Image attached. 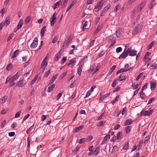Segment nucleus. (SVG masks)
Returning <instances> with one entry per match:
<instances>
[{"instance_id": "nucleus-47", "label": "nucleus", "mask_w": 157, "mask_h": 157, "mask_svg": "<svg viewBox=\"0 0 157 157\" xmlns=\"http://www.w3.org/2000/svg\"><path fill=\"white\" fill-rule=\"evenodd\" d=\"M58 36H55L54 38H53L52 43H55L56 42V41H57L58 39Z\"/></svg>"}, {"instance_id": "nucleus-22", "label": "nucleus", "mask_w": 157, "mask_h": 157, "mask_svg": "<svg viewBox=\"0 0 157 157\" xmlns=\"http://www.w3.org/2000/svg\"><path fill=\"white\" fill-rule=\"evenodd\" d=\"M61 1H59L55 3L53 6V8L54 10L56 8L58 7L60 5Z\"/></svg>"}, {"instance_id": "nucleus-23", "label": "nucleus", "mask_w": 157, "mask_h": 157, "mask_svg": "<svg viewBox=\"0 0 157 157\" xmlns=\"http://www.w3.org/2000/svg\"><path fill=\"white\" fill-rule=\"evenodd\" d=\"M23 20L22 19L20 20L17 26V28H18V29H19L21 28L23 24Z\"/></svg>"}, {"instance_id": "nucleus-6", "label": "nucleus", "mask_w": 157, "mask_h": 157, "mask_svg": "<svg viewBox=\"0 0 157 157\" xmlns=\"http://www.w3.org/2000/svg\"><path fill=\"white\" fill-rule=\"evenodd\" d=\"M127 52H128V54L130 56H134L136 55L137 51L131 49V48H129L127 50Z\"/></svg>"}, {"instance_id": "nucleus-30", "label": "nucleus", "mask_w": 157, "mask_h": 157, "mask_svg": "<svg viewBox=\"0 0 157 157\" xmlns=\"http://www.w3.org/2000/svg\"><path fill=\"white\" fill-rule=\"evenodd\" d=\"M38 75H36L34 78L30 82V85H32L34 84V82L36 81L38 78Z\"/></svg>"}, {"instance_id": "nucleus-57", "label": "nucleus", "mask_w": 157, "mask_h": 157, "mask_svg": "<svg viewBox=\"0 0 157 157\" xmlns=\"http://www.w3.org/2000/svg\"><path fill=\"white\" fill-rule=\"evenodd\" d=\"M122 50V48L121 47H118L117 48V49H116V52L117 53H118L121 52V51Z\"/></svg>"}, {"instance_id": "nucleus-54", "label": "nucleus", "mask_w": 157, "mask_h": 157, "mask_svg": "<svg viewBox=\"0 0 157 157\" xmlns=\"http://www.w3.org/2000/svg\"><path fill=\"white\" fill-rule=\"evenodd\" d=\"M119 96H117L116 98H115V100H114L113 101H112L111 102L113 104H115V102H116V101L119 99Z\"/></svg>"}, {"instance_id": "nucleus-8", "label": "nucleus", "mask_w": 157, "mask_h": 157, "mask_svg": "<svg viewBox=\"0 0 157 157\" xmlns=\"http://www.w3.org/2000/svg\"><path fill=\"white\" fill-rule=\"evenodd\" d=\"M73 38V36H72L71 35L69 36L67 39L64 42L63 46H66L72 40Z\"/></svg>"}, {"instance_id": "nucleus-49", "label": "nucleus", "mask_w": 157, "mask_h": 157, "mask_svg": "<svg viewBox=\"0 0 157 157\" xmlns=\"http://www.w3.org/2000/svg\"><path fill=\"white\" fill-rule=\"evenodd\" d=\"M50 72V70H49L47 72H46L44 74V77L46 78L49 75V74Z\"/></svg>"}, {"instance_id": "nucleus-40", "label": "nucleus", "mask_w": 157, "mask_h": 157, "mask_svg": "<svg viewBox=\"0 0 157 157\" xmlns=\"http://www.w3.org/2000/svg\"><path fill=\"white\" fill-rule=\"evenodd\" d=\"M101 28V26H99L97 29H96L95 31H94V34H95L98 33L99 31H100Z\"/></svg>"}, {"instance_id": "nucleus-9", "label": "nucleus", "mask_w": 157, "mask_h": 157, "mask_svg": "<svg viewBox=\"0 0 157 157\" xmlns=\"http://www.w3.org/2000/svg\"><path fill=\"white\" fill-rule=\"evenodd\" d=\"M82 23L83 24L82 30L83 31H84V29H87L89 28V23L87 21H85L84 20L83 21Z\"/></svg>"}, {"instance_id": "nucleus-28", "label": "nucleus", "mask_w": 157, "mask_h": 157, "mask_svg": "<svg viewBox=\"0 0 157 157\" xmlns=\"http://www.w3.org/2000/svg\"><path fill=\"white\" fill-rule=\"evenodd\" d=\"M100 149V146H98L97 147L94 151V152L96 153H94V152L93 154H94L95 155H97L98 154L99 152Z\"/></svg>"}, {"instance_id": "nucleus-45", "label": "nucleus", "mask_w": 157, "mask_h": 157, "mask_svg": "<svg viewBox=\"0 0 157 157\" xmlns=\"http://www.w3.org/2000/svg\"><path fill=\"white\" fill-rule=\"evenodd\" d=\"M62 94V92L60 93L59 94H58L56 96V100H58L61 97Z\"/></svg>"}, {"instance_id": "nucleus-46", "label": "nucleus", "mask_w": 157, "mask_h": 157, "mask_svg": "<svg viewBox=\"0 0 157 157\" xmlns=\"http://www.w3.org/2000/svg\"><path fill=\"white\" fill-rule=\"evenodd\" d=\"M86 141V138H83L80 139L79 142V143L80 144H82L83 142H85Z\"/></svg>"}, {"instance_id": "nucleus-18", "label": "nucleus", "mask_w": 157, "mask_h": 157, "mask_svg": "<svg viewBox=\"0 0 157 157\" xmlns=\"http://www.w3.org/2000/svg\"><path fill=\"white\" fill-rule=\"evenodd\" d=\"M61 54H60V52H58L55 56V58L54 59V61H58L60 57Z\"/></svg>"}, {"instance_id": "nucleus-53", "label": "nucleus", "mask_w": 157, "mask_h": 157, "mask_svg": "<svg viewBox=\"0 0 157 157\" xmlns=\"http://www.w3.org/2000/svg\"><path fill=\"white\" fill-rule=\"evenodd\" d=\"M21 113V111H19L17 112L15 115V118H18L19 117L20 114Z\"/></svg>"}, {"instance_id": "nucleus-25", "label": "nucleus", "mask_w": 157, "mask_h": 157, "mask_svg": "<svg viewBox=\"0 0 157 157\" xmlns=\"http://www.w3.org/2000/svg\"><path fill=\"white\" fill-rule=\"evenodd\" d=\"M7 98L8 97L7 96H5L4 97H2L0 99V102L2 103H4L6 101V100L7 99Z\"/></svg>"}, {"instance_id": "nucleus-14", "label": "nucleus", "mask_w": 157, "mask_h": 157, "mask_svg": "<svg viewBox=\"0 0 157 157\" xmlns=\"http://www.w3.org/2000/svg\"><path fill=\"white\" fill-rule=\"evenodd\" d=\"M156 83L155 82H150V88L152 90H154L156 86Z\"/></svg>"}, {"instance_id": "nucleus-20", "label": "nucleus", "mask_w": 157, "mask_h": 157, "mask_svg": "<svg viewBox=\"0 0 157 157\" xmlns=\"http://www.w3.org/2000/svg\"><path fill=\"white\" fill-rule=\"evenodd\" d=\"M46 27L45 26H44L41 29L40 31V34L41 37H42L44 36L46 31Z\"/></svg>"}, {"instance_id": "nucleus-37", "label": "nucleus", "mask_w": 157, "mask_h": 157, "mask_svg": "<svg viewBox=\"0 0 157 157\" xmlns=\"http://www.w3.org/2000/svg\"><path fill=\"white\" fill-rule=\"evenodd\" d=\"M47 63H46L45 62L44 60H43L41 64V68L44 67H45V68L46 67L47 65Z\"/></svg>"}, {"instance_id": "nucleus-1", "label": "nucleus", "mask_w": 157, "mask_h": 157, "mask_svg": "<svg viewBox=\"0 0 157 157\" xmlns=\"http://www.w3.org/2000/svg\"><path fill=\"white\" fill-rule=\"evenodd\" d=\"M141 25H137L133 30L132 32V35H135L141 31Z\"/></svg>"}, {"instance_id": "nucleus-52", "label": "nucleus", "mask_w": 157, "mask_h": 157, "mask_svg": "<svg viewBox=\"0 0 157 157\" xmlns=\"http://www.w3.org/2000/svg\"><path fill=\"white\" fill-rule=\"evenodd\" d=\"M94 41L95 40H92L90 41V43H89L88 45V46L89 48L91 47L93 45Z\"/></svg>"}, {"instance_id": "nucleus-62", "label": "nucleus", "mask_w": 157, "mask_h": 157, "mask_svg": "<svg viewBox=\"0 0 157 157\" xmlns=\"http://www.w3.org/2000/svg\"><path fill=\"white\" fill-rule=\"evenodd\" d=\"M9 136L10 137H12L14 136L15 135V133L14 132H11L9 133Z\"/></svg>"}, {"instance_id": "nucleus-32", "label": "nucleus", "mask_w": 157, "mask_h": 157, "mask_svg": "<svg viewBox=\"0 0 157 157\" xmlns=\"http://www.w3.org/2000/svg\"><path fill=\"white\" fill-rule=\"evenodd\" d=\"M105 121H103L99 122L98 123L97 126L98 127L102 126L104 125V124H105Z\"/></svg>"}, {"instance_id": "nucleus-27", "label": "nucleus", "mask_w": 157, "mask_h": 157, "mask_svg": "<svg viewBox=\"0 0 157 157\" xmlns=\"http://www.w3.org/2000/svg\"><path fill=\"white\" fill-rule=\"evenodd\" d=\"M145 5V4L144 2H142L140 5L138 6L137 8V10L139 11H140L143 8Z\"/></svg>"}, {"instance_id": "nucleus-55", "label": "nucleus", "mask_w": 157, "mask_h": 157, "mask_svg": "<svg viewBox=\"0 0 157 157\" xmlns=\"http://www.w3.org/2000/svg\"><path fill=\"white\" fill-rule=\"evenodd\" d=\"M94 0H87L86 4H90L92 3Z\"/></svg>"}, {"instance_id": "nucleus-60", "label": "nucleus", "mask_w": 157, "mask_h": 157, "mask_svg": "<svg viewBox=\"0 0 157 157\" xmlns=\"http://www.w3.org/2000/svg\"><path fill=\"white\" fill-rule=\"evenodd\" d=\"M155 100V99L154 98H151L150 100H149V101H148V103H147V105H149V104H151L152 102H153V101H154Z\"/></svg>"}, {"instance_id": "nucleus-42", "label": "nucleus", "mask_w": 157, "mask_h": 157, "mask_svg": "<svg viewBox=\"0 0 157 157\" xmlns=\"http://www.w3.org/2000/svg\"><path fill=\"white\" fill-rule=\"evenodd\" d=\"M121 132H118V133H117V139L119 140L121 138Z\"/></svg>"}, {"instance_id": "nucleus-51", "label": "nucleus", "mask_w": 157, "mask_h": 157, "mask_svg": "<svg viewBox=\"0 0 157 157\" xmlns=\"http://www.w3.org/2000/svg\"><path fill=\"white\" fill-rule=\"evenodd\" d=\"M138 84H137L136 85H135V83H133L132 85V86L133 87V89L134 90L137 88L138 87Z\"/></svg>"}, {"instance_id": "nucleus-58", "label": "nucleus", "mask_w": 157, "mask_h": 157, "mask_svg": "<svg viewBox=\"0 0 157 157\" xmlns=\"http://www.w3.org/2000/svg\"><path fill=\"white\" fill-rule=\"evenodd\" d=\"M92 139L93 136H89L86 139V140L88 142H90Z\"/></svg>"}, {"instance_id": "nucleus-11", "label": "nucleus", "mask_w": 157, "mask_h": 157, "mask_svg": "<svg viewBox=\"0 0 157 157\" xmlns=\"http://www.w3.org/2000/svg\"><path fill=\"white\" fill-rule=\"evenodd\" d=\"M125 49H124L123 52L121 54V55L119 57V58H125L128 56V52H127V51L126 52H125Z\"/></svg>"}, {"instance_id": "nucleus-44", "label": "nucleus", "mask_w": 157, "mask_h": 157, "mask_svg": "<svg viewBox=\"0 0 157 157\" xmlns=\"http://www.w3.org/2000/svg\"><path fill=\"white\" fill-rule=\"evenodd\" d=\"M118 147L117 146H114L112 149V150L111 152L112 153H114L116 151V150L117 149Z\"/></svg>"}, {"instance_id": "nucleus-13", "label": "nucleus", "mask_w": 157, "mask_h": 157, "mask_svg": "<svg viewBox=\"0 0 157 157\" xmlns=\"http://www.w3.org/2000/svg\"><path fill=\"white\" fill-rule=\"evenodd\" d=\"M123 33V31L122 29H119L116 31V35L117 37H120Z\"/></svg>"}, {"instance_id": "nucleus-24", "label": "nucleus", "mask_w": 157, "mask_h": 157, "mask_svg": "<svg viewBox=\"0 0 157 157\" xmlns=\"http://www.w3.org/2000/svg\"><path fill=\"white\" fill-rule=\"evenodd\" d=\"M19 52L20 50L19 49L16 50L14 51L13 52V55L12 56V58H14L16 57V56L18 55Z\"/></svg>"}, {"instance_id": "nucleus-41", "label": "nucleus", "mask_w": 157, "mask_h": 157, "mask_svg": "<svg viewBox=\"0 0 157 157\" xmlns=\"http://www.w3.org/2000/svg\"><path fill=\"white\" fill-rule=\"evenodd\" d=\"M129 147V143L128 142H127L124 145L123 147V148L124 149L127 150Z\"/></svg>"}, {"instance_id": "nucleus-17", "label": "nucleus", "mask_w": 157, "mask_h": 157, "mask_svg": "<svg viewBox=\"0 0 157 157\" xmlns=\"http://www.w3.org/2000/svg\"><path fill=\"white\" fill-rule=\"evenodd\" d=\"M110 138V136L109 135L107 134L104 137L102 143L101 144V145H102L104 143L108 140Z\"/></svg>"}, {"instance_id": "nucleus-48", "label": "nucleus", "mask_w": 157, "mask_h": 157, "mask_svg": "<svg viewBox=\"0 0 157 157\" xmlns=\"http://www.w3.org/2000/svg\"><path fill=\"white\" fill-rule=\"evenodd\" d=\"M106 10V9H105L104 8V10H103L101 14H100L101 16H104L105 13L107 11Z\"/></svg>"}, {"instance_id": "nucleus-3", "label": "nucleus", "mask_w": 157, "mask_h": 157, "mask_svg": "<svg viewBox=\"0 0 157 157\" xmlns=\"http://www.w3.org/2000/svg\"><path fill=\"white\" fill-rule=\"evenodd\" d=\"M56 15H57V13L55 12L50 18L51 25L52 26H53L56 22Z\"/></svg>"}, {"instance_id": "nucleus-12", "label": "nucleus", "mask_w": 157, "mask_h": 157, "mask_svg": "<svg viewBox=\"0 0 157 157\" xmlns=\"http://www.w3.org/2000/svg\"><path fill=\"white\" fill-rule=\"evenodd\" d=\"M2 23H3L4 24V26H6L8 25L10 23V18L9 17H6V18L5 21H2Z\"/></svg>"}, {"instance_id": "nucleus-10", "label": "nucleus", "mask_w": 157, "mask_h": 157, "mask_svg": "<svg viewBox=\"0 0 157 157\" xmlns=\"http://www.w3.org/2000/svg\"><path fill=\"white\" fill-rule=\"evenodd\" d=\"M22 73V71H20L11 78L13 79V80H16L19 77L20 75H21Z\"/></svg>"}, {"instance_id": "nucleus-4", "label": "nucleus", "mask_w": 157, "mask_h": 157, "mask_svg": "<svg viewBox=\"0 0 157 157\" xmlns=\"http://www.w3.org/2000/svg\"><path fill=\"white\" fill-rule=\"evenodd\" d=\"M26 82L23 79L17 82L16 85L18 87H22L26 84Z\"/></svg>"}, {"instance_id": "nucleus-50", "label": "nucleus", "mask_w": 157, "mask_h": 157, "mask_svg": "<svg viewBox=\"0 0 157 157\" xmlns=\"http://www.w3.org/2000/svg\"><path fill=\"white\" fill-rule=\"evenodd\" d=\"M56 79H55V78L52 77L51 80H50V81H49L48 85H50Z\"/></svg>"}, {"instance_id": "nucleus-35", "label": "nucleus", "mask_w": 157, "mask_h": 157, "mask_svg": "<svg viewBox=\"0 0 157 157\" xmlns=\"http://www.w3.org/2000/svg\"><path fill=\"white\" fill-rule=\"evenodd\" d=\"M110 94V93L106 94L102 96L100 98L101 100H103L105 98H106L107 97L109 96Z\"/></svg>"}, {"instance_id": "nucleus-38", "label": "nucleus", "mask_w": 157, "mask_h": 157, "mask_svg": "<svg viewBox=\"0 0 157 157\" xmlns=\"http://www.w3.org/2000/svg\"><path fill=\"white\" fill-rule=\"evenodd\" d=\"M13 65L12 64L9 63V64L6 68V69L7 71H10L11 70V68L12 67Z\"/></svg>"}, {"instance_id": "nucleus-29", "label": "nucleus", "mask_w": 157, "mask_h": 157, "mask_svg": "<svg viewBox=\"0 0 157 157\" xmlns=\"http://www.w3.org/2000/svg\"><path fill=\"white\" fill-rule=\"evenodd\" d=\"M15 80H13V79L12 78H9L10 82L11 83V84L10 86V87H12L15 84V82L14 81Z\"/></svg>"}, {"instance_id": "nucleus-19", "label": "nucleus", "mask_w": 157, "mask_h": 157, "mask_svg": "<svg viewBox=\"0 0 157 157\" xmlns=\"http://www.w3.org/2000/svg\"><path fill=\"white\" fill-rule=\"evenodd\" d=\"M83 125H81L78 127L74 129V132H78L80 130L82 129L83 128Z\"/></svg>"}, {"instance_id": "nucleus-63", "label": "nucleus", "mask_w": 157, "mask_h": 157, "mask_svg": "<svg viewBox=\"0 0 157 157\" xmlns=\"http://www.w3.org/2000/svg\"><path fill=\"white\" fill-rule=\"evenodd\" d=\"M144 59L145 60L144 61L146 63L148 62L150 60V58H147L146 57H144Z\"/></svg>"}, {"instance_id": "nucleus-5", "label": "nucleus", "mask_w": 157, "mask_h": 157, "mask_svg": "<svg viewBox=\"0 0 157 157\" xmlns=\"http://www.w3.org/2000/svg\"><path fill=\"white\" fill-rule=\"evenodd\" d=\"M38 43V38L36 37L33 40V42L30 45V47L32 48H35L37 46Z\"/></svg>"}, {"instance_id": "nucleus-64", "label": "nucleus", "mask_w": 157, "mask_h": 157, "mask_svg": "<svg viewBox=\"0 0 157 157\" xmlns=\"http://www.w3.org/2000/svg\"><path fill=\"white\" fill-rule=\"evenodd\" d=\"M126 109H126V108H123V110H122V114L124 115V114H125V113H126L127 112Z\"/></svg>"}, {"instance_id": "nucleus-39", "label": "nucleus", "mask_w": 157, "mask_h": 157, "mask_svg": "<svg viewBox=\"0 0 157 157\" xmlns=\"http://www.w3.org/2000/svg\"><path fill=\"white\" fill-rule=\"evenodd\" d=\"M131 126H128L126 127L125 128V130L126 132L127 133H128L131 130Z\"/></svg>"}, {"instance_id": "nucleus-36", "label": "nucleus", "mask_w": 157, "mask_h": 157, "mask_svg": "<svg viewBox=\"0 0 157 157\" xmlns=\"http://www.w3.org/2000/svg\"><path fill=\"white\" fill-rule=\"evenodd\" d=\"M122 75L121 74L119 76V81H122L125 79V76L124 75Z\"/></svg>"}, {"instance_id": "nucleus-43", "label": "nucleus", "mask_w": 157, "mask_h": 157, "mask_svg": "<svg viewBox=\"0 0 157 157\" xmlns=\"http://www.w3.org/2000/svg\"><path fill=\"white\" fill-rule=\"evenodd\" d=\"M70 61L71 64V67L72 68L75 65L76 61L74 59H72Z\"/></svg>"}, {"instance_id": "nucleus-59", "label": "nucleus", "mask_w": 157, "mask_h": 157, "mask_svg": "<svg viewBox=\"0 0 157 157\" xmlns=\"http://www.w3.org/2000/svg\"><path fill=\"white\" fill-rule=\"evenodd\" d=\"M6 121L5 120H4L1 123V128H3L5 124H6Z\"/></svg>"}, {"instance_id": "nucleus-7", "label": "nucleus", "mask_w": 157, "mask_h": 157, "mask_svg": "<svg viewBox=\"0 0 157 157\" xmlns=\"http://www.w3.org/2000/svg\"><path fill=\"white\" fill-rule=\"evenodd\" d=\"M103 5V3H102V1H100L98 5L95 6L94 8L95 11L98 12L99 11L102 7Z\"/></svg>"}, {"instance_id": "nucleus-56", "label": "nucleus", "mask_w": 157, "mask_h": 157, "mask_svg": "<svg viewBox=\"0 0 157 157\" xmlns=\"http://www.w3.org/2000/svg\"><path fill=\"white\" fill-rule=\"evenodd\" d=\"M67 60V57H64L63 58L62 60L61 61V63L62 64H63Z\"/></svg>"}, {"instance_id": "nucleus-16", "label": "nucleus", "mask_w": 157, "mask_h": 157, "mask_svg": "<svg viewBox=\"0 0 157 157\" xmlns=\"http://www.w3.org/2000/svg\"><path fill=\"white\" fill-rule=\"evenodd\" d=\"M153 112V109H151L149 111L148 110L144 111V116H150Z\"/></svg>"}, {"instance_id": "nucleus-2", "label": "nucleus", "mask_w": 157, "mask_h": 157, "mask_svg": "<svg viewBox=\"0 0 157 157\" xmlns=\"http://www.w3.org/2000/svg\"><path fill=\"white\" fill-rule=\"evenodd\" d=\"M84 61L83 60H82L80 62V63H79V65L78 68V70L77 72L79 76H80L82 71V69L83 67V66L84 65Z\"/></svg>"}, {"instance_id": "nucleus-15", "label": "nucleus", "mask_w": 157, "mask_h": 157, "mask_svg": "<svg viewBox=\"0 0 157 157\" xmlns=\"http://www.w3.org/2000/svg\"><path fill=\"white\" fill-rule=\"evenodd\" d=\"M132 123L133 121L131 119L127 120L125 121L124 126H126L130 125L132 124Z\"/></svg>"}, {"instance_id": "nucleus-21", "label": "nucleus", "mask_w": 157, "mask_h": 157, "mask_svg": "<svg viewBox=\"0 0 157 157\" xmlns=\"http://www.w3.org/2000/svg\"><path fill=\"white\" fill-rule=\"evenodd\" d=\"M130 68L128 69H124V68H122L118 71L117 72V74H118L119 73L125 72L126 71H127L130 70Z\"/></svg>"}, {"instance_id": "nucleus-61", "label": "nucleus", "mask_w": 157, "mask_h": 157, "mask_svg": "<svg viewBox=\"0 0 157 157\" xmlns=\"http://www.w3.org/2000/svg\"><path fill=\"white\" fill-rule=\"evenodd\" d=\"M154 42H155L154 41H153L148 46V49H150L152 48V46H153V44H154Z\"/></svg>"}, {"instance_id": "nucleus-31", "label": "nucleus", "mask_w": 157, "mask_h": 157, "mask_svg": "<svg viewBox=\"0 0 157 157\" xmlns=\"http://www.w3.org/2000/svg\"><path fill=\"white\" fill-rule=\"evenodd\" d=\"M121 8V5L120 4H118L117 5L115 8L114 9V12L116 13L117 11L119 10Z\"/></svg>"}, {"instance_id": "nucleus-34", "label": "nucleus", "mask_w": 157, "mask_h": 157, "mask_svg": "<svg viewBox=\"0 0 157 157\" xmlns=\"http://www.w3.org/2000/svg\"><path fill=\"white\" fill-rule=\"evenodd\" d=\"M145 95L143 91H142L140 93V96L141 98L142 99H144L145 98Z\"/></svg>"}, {"instance_id": "nucleus-33", "label": "nucleus", "mask_w": 157, "mask_h": 157, "mask_svg": "<svg viewBox=\"0 0 157 157\" xmlns=\"http://www.w3.org/2000/svg\"><path fill=\"white\" fill-rule=\"evenodd\" d=\"M119 81V79H117L115 80H114L113 83L112 84L111 86L112 87H113L115 86L117 84V81Z\"/></svg>"}, {"instance_id": "nucleus-26", "label": "nucleus", "mask_w": 157, "mask_h": 157, "mask_svg": "<svg viewBox=\"0 0 157 157\" xmlns=\"http://www.w3.org/2000/svg\"><path fill=\"white\" fill-rule=\"evenodd\" d=\"M55 86L54 84H53L50 86H49L47 90L48 92H50L52 91L55 87Z\"/></svg>"}]
</instances>
